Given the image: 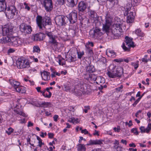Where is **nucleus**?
I'll return each mask as SVG.
<instances>
[{"instance_id":"48","label":"nucleus","mask_w":151,"mask_h":151,"mask_svg":"<svg viewBox=\"0 0 151 151\" xmlns=\"http://www.w3.org/2000/svg\"><path fill=\"white\" fill-rule=\"evenodd\" d=\"M64 88L65 89V90L67 91H69L70 92H72L71 91H70V87L68 85H64Z\"/></svg>"},{"instance_id":"34","label":"nucleus","mask_w":151,"mask_h":151,"mask_svg":"<svg viewBox=\"0 0 151 151\" xmlns=\"http://www.w3.org/2000/svg\"><path fill=\"white\" fill-rule=\"evenodd\" d=\"M6 9V5L4 2H0V12L3 11Z\"/></svg>"},{"instance_id":"18","label":"nucleus","mask_w":151,"mask_h":151,"mask_svg":"<svg viewBox=\"0 0 151 151\" xmlns=\"http://www.w3.org/2000/svg\"><path fill=\"white\" fill-rule=\"evenodd\" d=\"M126 14L127 15V22L128 23H131L133 22L134 21V17L133 15V12H130L129 13H126Z\"/></svg>"},{"instance_id":"52","label":"nucleus","mask_w":151,"mask_h":151,"mask_svg":"<svg viewBox=\"0 0 151 151\" xmlns=\"http://www.w3.org/2000/svg\"><path fill=\"white\" fill-rule=\"evenodd\" d=\"M115 132H119L120 130V128L119 126H117V127H114L113 129Z\"/></svg>"},{"instance_id":"13","label":"nucleus","mask_w":151,"mask_h":151,"mask_svg":"<svg viewBox=\"0 0 151 151\" xmlns=\"http://www.w3.org/2000/svg\"><path fill=\"white\" fill-rule=\"evenodd\" d=\"M90 34L92 38L97 39H100L103 35L100 29L97 28L93 30H91Z\"/></svg>"},{"instance_id":"25","label":"nucleus","mask_w":151,"mask_h":151,"mask_svg":"<svg viewBox=\"0 0 151 151\" xmlns=\"http://www.w3.org/2000/svg\"><path fill=\"white\" fill-rule=\"evenodd\" d=\"M50 73L47 71H44L42 73L41 72L42 78V79L46 81L50 78Z\"/></svg>"},{"instance_id":"41","label":"nucleus","mask_w":151,"mask_h":151,"mask_svg":"<svg viewBox=\"0 0 151 151\" xmlns=\"http://www.w3.org/2000/svg\"><path fill=\"white\" fill-rule=\"evenodd\" d=\"M33 52H39L40 51V49L38 46H34L33 47Z\"/></svg>"},{"instance_id":"29","label":"nucleus","mask_w":151,"mask_h":151,"mask_svg":"<svg viewBox=\"0 0 151 151\" xmlns=\"http://www.w3.org/2000/svg\"><path fill=\"white\" fill-rule=\"evenodd\" d=\"M77 151H86V145L79 144L77 145Z\"/></svg>"},{"instance_id":"35","label":"nucleus","mask_w":151,"mask_h":151,"mask_svg":"<svg viewBox=\"0 0 151 151\" xmlns=\"http://www.w3.org/2000/svg\"><path fill=\"white\" fill-rule=\"evenodd\" d=\"M89 15L93 19L97 17V15L96 13L94 11L90 10Z\"/></svg>"},{"instance_id":"27","label":"nucleus","mask_w":151,"mask_h":151,"mask_svg":"<svg viewBox=\"0 0 151 151\" xmlns=\"http://www.w3.org/2000/svg\"><path fill=\"white\" fill-rule=\"evenodd\" d=\"M95 70L94 66L92 65H89L86 67V73L91 74L94 72Z\"/></svg>"},{"instance_id":"16","label":"nucleus","mask_w":151,"mask_h":151,"mask_svg":"<svg viewBox=\"0 0 151 151\" xmlns=\"http://www.w3.org/2000/svg\"><path fill=\"white\" fill-rule=\"evenodd\" d=\"M36 22L38 26L40 29H42V27H45V18L42 19V17L37 15L36 17Z\"/></svg>"},{"instance_id":"64","label":"nucleus","mask_w":151,"mask_h":151,"mask_svg":"<svg viewBox=\"0 0 151 151\" xmlns=\"http://www.w3.org/2000/svg\"><path fill=\"white\" fill-rule=\"evenodd\" d=\"M121 142L125 145H127V142L126 140L122 139L121 141Z\"/></svg>"},{"instance_id":"15","label":"nucleus","mask_w":151,"mask_h":151,"mask_svg":"<svg viewBox=\"0 0 151 151\" xmlns=\"http://www.w3.org/2000/svg\"><path fill=\"white\" fill-rule=\"evenodd\" d=\"M58 1L60 5H62L67 1L70 6L72 7L75 6L77 3V0H58Z\"/></svg>"},{"instance_id":"14","label":"nucleus","mask_w":151,"mask_h":151,"mask_svg":"<svg viewBox=\"0 0 151 151\" xmlns=\"http://www.w3.org/2000/svg\"><path fill=\"white\" fill-rule=\"evenodd\" d=\"M42 6L47 12L51 11L53 9V4L52 0H44L42 3Z\"/></svg>"},{"instance_id":"19","label":"nucleus","mask_w":151,"mask_h":151,"mask_svg":"<svg viewBox=\"0 0 151 151\" xmlns=\"http://www.w3.org/2000/svg\"><path fill=\"white\" fill-rule=\"evenodd\" d=\"M45 35L42 33H40L35 34L34 37L35 41H38L43 40L45 37Z\"/></svg>"},{"instance_id":"30","label":"nucleus","mask_w":151,"mask_h":151,"mask_svg":"<svg viewBox=\"0 0 151 151\" xmlns=\"http://www.w3.org/2000/svg\"><path fill=\"white\" fill-rule=\"evenodd\" d=\"M96 81L97 83L99 84H100L101 85L104 84L105 82L104 78L103 77L101 76L97 77V79Z\"/></svg>"},{"instance_id":"57","label":"nucleus","mask_w":151,"mask_h":151,"mask_svg":"<svg viewBox=\"0 0 151 151\" xmlns=\"http://www.w3.org/2000/svg\"><path fill=\"white\" fill-rule=\"evenodd\" d=\"M81 132L82 133H84V134H88V131L86 129H84L83 130H82L81 131Z\"/></svg>"},{"instance_id":"36","label":"nucleus","mask_w":151,"mask_h":151,"mask_svg":"<svg viewBox=\"0 0 151 151\" xmlns=\"http://www.w3.org/2000/svg\"><path fill=\"white\" fill-rule=\"evenodd\" d=\"M51 22L50 18L47 17L45 19L44 24L45 27L46 25H50L51 24Z\"/></svg>"},{"instance_id":"43","label":"nucleus","mask_w":151,"mask_h":151,"mask_svg":"<svg viewBox=\"0 0 151 151\" xmlns=\"http://www.w3.org/2000/svg\"><path fill=\"white\" fill-rule=\"evenodd\" d=\"M114 148L116 150V151H121V147L119 145H114Z\"/></svg>"},{"instance_id":"23","label":"nucleus","mask_w":151,"mask_h":151,"mask_svg":"<svg viewBox=\"0 0 151 151\" xmlns=\"http://www.w3.org/2000/svg\"><path fill=\"white\" fill-rule=\"evenodd\" d=\"M103 140H90L88 142V143L87 144V145H101L103 144Z\"/></svg>"},{"instance_id":"31","label":"nucleus","mask_w":151,"mask_h":151,"mask_svg":"<svg viewBox=\"0 0 151 151\" xmlns=\"http://www.w3.org/2000/svg\"><path fill=\"white\" fill-rule=\"evenodd\" d=\"M79 20L80 21V23L81 24L86 25V24H87L88 20L86 18H82L81 17H79Z\"/></svg>"},{"instance_id":"21","label":"nucleus","mask_w":151,"mask_h":151,"mask_svg":"<svg viewBox=\"0 0 151 151\" xmlns=\"http://www.w3.org/2000/svg\"><path fill=\"white\" fill-rule=\"evenodd\" d=\"M9 36L2 37L0 39V43H8L10 45L11 41V37H10Z\"/></svg>"},{"instance_id":"6","label":"nucleus","mask_w":151,"mask_h":151,"mask_svg":"<svg viewBox=\"0 0 151 151\" xmlns=\"http://www.w3.org/2000/svg\"><path fill=\"white\" fill-rule=\"evenodd\" d=\"M9 81L10 84L14 87L17 92H21L22 93L25 92L24 87L20 86V83L19 82L12 79H10Z\"/></svg>"},{"instance_id":"10","label":"nucleus","mask_w":151,"mask_h":151,"mask_svg":"<svg viewBox=\"0 0 151 151\" xmlns=\"http://www.w3.org/2000/svg\"><path fill=\"white\" fill-rule=\"evenodd\" d=\"M66 19V17L63 15H57L55 18L56 24L60 26H65L67 22Z\"/></svg>"},{"instance_id":"33","label":"nucleus","mask_w":151,"mask_h":151,"mask_svg":"<svg viewBox=\"0 0 151 151\" xmlns=\"http://www.w3.org/2000/svg\"><path fill=\"white\" fill-rule=\"evenodd\" d=\"M106 53L108 56L109 57H114L116 55L115 52L111 50H109L108 52H106Z\"/></svg>"},{"instance_id":"7","label":"nucleus","mask_w":151,"mask_h":151,"mask_svg":"<svg viewBox=\"0 0 151 151\" xmlns=\"http://www.w3.org/2000/svg\"><path fill=\"white\" fill-rule=\"evenodd\" d=\"M17 10L15 6H12L8 7L5 10V14L9 19H12L17 13Z\"/></svg>"},{"instance_id":"20","label":"nucleus","mask_w":151,"mask_h":151,"mask_svg":"<svg viewBox=\"0 0 151 151\" xmlns=\"http://www.w3.org/2000/svg\"><path fill=\"white\" fill-rule=\"evenodd\" d=\"M11 43L10 45L15 47H17L20 44V40L16 37H11Z\"/></svg>"},{"instance_id":"53","label":"nucleus","mask_w":151,"mask_h":151,"mask_svg":"<svg viewBox=\"0 0 151 151\" xmlns=\"http://www.w3.org/2000/svg\"><path fill=\"white\" fill-rule=\"evenodd\" d=\"M45 91H46L49 93V94L48 95V96L47 97H48V98H50L52 94L51 92L50 91V90L48 88H47L45 89Z\"/></svg>"},{"instance_id":"8","label":"nucleus","mask_w":151,"mask_h":151,"mask_svg":"<svg viewBox=\"0 0 151 151\" xmlns=\"http://www.w3.org/2000/svg\"><path fill=\"white\" fill-rule=\"evenodd\" d=\"M13 27L11 24H8L4 26L2 28L3 36H10L13 33Z\"/></svg>"},{"instance_id":"39","label":"nucleus","mask_w":151,"mask_h":151,"mask_svg":"<svg viewBox=\"0 0 151 151\" xmlns=\"http://www.w3.org/2000/svg\"><path fill=\"white\" fill-rule=\"evenodd\" d=\"M141 130V132L142 133L143 132H146L148 133L149 132H147V129H148V127H147L146 128H145V127L143 126H141L139 128Z\"/></svg>"},{"instance_id":"32","label":"nucleus","mask_w":151,"mask_h":151,"mask_svg":"<svg viewBox=\"0 0 151 151\" xmlns=\"http://www.w3.org/2000/svg\"><path fill=\"white\" fill-rule=\"evenodd\" d=\"M135 33L138 36L143 37L144 36V33L140 29H138L135 31Z\"/></svg>"},{"instance_id":"17","label":"nucleus","mask_w":151,"mask_h":151,"mask_svg":"<svg viewBox=\"0 0 151 151\" xmlns=\"http://www.w3.org/2000/svg\"><path fill=\"white\" fill-rule=\"evenodd\" d=\"M87 4L84 1H80L78 4V8L79 12H83L87 8ZM79 13V15H80Z\"/></svg>"},{"instance_id":"49","label":"nucleus","mask_w":151,"mask_h":151,"mask_svg":"<svg viewBox=\"0 0 151 151\" xmlns=\"http://www.w3.org/2000/svg\"><path fill=\"white\" fill-rule=\"evenodd\" d=\"M141 98V97H140L138 98L137 100H136L135 102L132 104V105L134 106H135L137 104L139 101H140V99Z\"/></svg>"},{"instance_id":"42","label":"nucleus","mask_w":151,"mask_h":151,"mask_svg":"<svg viewBox=\"0 0 151 151\" xmlns=\"http://www.w3.org/2000/svg\"><path fill=\"white\" fill-rule=\"evenodd\" d=\"M14 129L11 127H9L6 131V132L9 135H10L13 132Z\"/></svg>"},{"instance_id":"37","label":"nucleus","mask_w":151,"mask_h":151,"mask_svg":"<svg viewBox=\"0 0 151 151\" xmlns=\"http://www.w3.org/2000/svg\"><path fill=\"white\" fill-rule=\"evenodd\" d=\"M14 112L17 114H18L24 117H26V116L25 114L23 112L18 110L17 109H14Z\"/></svg>"},{"instance_id":"12","label":"nucleus","mask_w":151,"mask_h":151,"mask_svg":"<svg viewBox=\"0 0 151 151\" xmlns=\"http://www.w3.org/2000/svg\"><path fill=\"white\" fill-rule=\"evenodd\" d=\"M70 23L73 24L76 23L77 20V13L76 11L74 10L66 16Z\"/></svg>"},{"instance_id":"11","label":"nucleus","mask_w":151,"mask_h":151,"mask_svg":"<svg viewBox=\"0 0 151 151\" xmlns=\"http://www.w3.org/2000/svg\"><path fill=\"white\" fill-rule=\"evenodd\" d=\"M19 28L20 31L25 34H30L32 31L31 26L23 23L20 24Z\"/></svg>"},{"instance_id":"24","label":"nucleus","mask_w":151,"mask_h":151,"mask_svg":"<svg viewBox=\"0 0 151 151\" xmlns=\"http://www.w3.org/2000/svg\"><path fill=\"white\" fill-rule=\"evenodd\" d=\"M132 6V5L131 4L127 3L124 7H122L121 8L122 10L123 11H125V13H124V15H125L126 13H129V12Z\"/></svg>"},{"instance_id":"63","label":"nucleus","mask_w":151,"mask_h":151,"mask_svg":"<svg viewBox=\"0 0 151 151\" xmlns=\"http://www.w3.org/2000/svg\"><path fill=\"white\" fill-rule=\"evenodd\" d=\"M15 51V50L13 49L10 48L8 50V52L9 53L13 52Z\"/></svg>"},{"instance_id":"45","label":"nucleus","mask_w":151,"mask_h":151,"mask_svg":"<svg viewBox=\"0 0 151 151\" xmlns=\"http://www.w3.org/2000/svg\"><path fill=\"white\" fill-rule=\"evenodd\" d=\"M59 63L60 65H65V60L63 58L59 60Z\"/></svg>"},{"instance_id":"40","label":"nucleus","mask_w":151,"mask_h":151,"mask_svg":"<svg viewBox=\"0 0 151 151\" xmlns=\"http://www.w3.org/2000/svg\"><path fill=\"white\" fill-rule=\"evenodd\" d=\"M77 53L78 54V58L79 59H81L84 55L83 51L77 52Z\"/></svg>"},{"instance_id":"58","label":"nucleus","mask_w":151,"mask_h":151,"mask_svg":"<svg viewBox=\"0 0 151 151\" xmlns=\"http://www.w3.org/2000/svg\"><path fill=\"white\" fill-rule=\"evenodd\" d=\"M123 86L122 85H121L120 87H119L118 88H116V91H120L121 89H122L123 88Z\"/></svg>"},{"instance_id":"56","label":"nucleus","mask_w":151,"mask_h":151,"mask_svg":"<svg viewBox=\"0 0 151 151\" xmlns=\"http://www.w3.org/2000/svg\"><path fill=\"white\" fill-rule=\"evenodd\" d=\"M42 140L41 139V141L40 140L38 141V145H37L40 147H41L42 145H44V143L42 142Z\"/></svg>"},{"instance_id":"59","label":"nucleus","mask_w":151,"mask_h":151,"mask_svg":"<svg viewBox=\"0 0 151 151\" xmlns=\"http://www.w3.org/2000/svg\"><path fill=\"white\" fill-rule=\"evenodd\" d=\"M24 5L25 6V9H27L28 11H29L30 9V7L29 6L25 3H24Z\"/></svg>"},{"instance_id":"4","label":"nucleus","mask_w":151,"mask_h":151,"mask_svg":"<svg viewBox=\"0 0 151 151\" xmlns=\"http://www.w3.org/2000/svg\"><path fill=\"white\" fill-rule=\"evenodd\" d=\"M45 34L49 37V43L51 44V47L53 50H56L58 48V43L56 40L58 38L57 36L54 35L51 32L47 31Z\"/></svg>"},{"instance_id":"61","label":"nucleus","mask_w":151,"mask_h":151,"mask_svg":"<svg viewBox=\"0 0 151 151\" xmlns=\"http://www.w3.org/2000/svg\"><path fill=\"white\" fill-rule=\"evenodd\" d=\"M58 115H55L53 117L54 121L55 122H57L58 121Z\"/></svg>"},{"instance_id":"9","label":"nucleus","mask_w":151,"mask_h":151,"mask_svg":"<svg viewBox=\"0 0 151 151\" xmlns=\"http://www.w3.org/2000/svg\"><path fill=\"white\" fill-rule=\"evenodd\" d=\"M16 65L18 68L21 69L29 67V63L24 58H19L16 62Z\"/></svg>"},{"instance_id":"22","label":"nucleus","mask_w":151,"mask_h":151,"mask_svg":"<svg viewBox=\"0 0 151 151\" xmlns=\"http://www.w3.org/2000/svg\"><path fill=\"white\" fill-rule=\"evenodd\" d=\"M84 78L87 80L96 81L97 77L93 74L86 73L84 74Z\"/></svg>"},{"instance_id":"5","label":"nucleus","mask_w":151,"mask_h":151,"mask_svg":"<svg viewBox=\"0 0 151 151\" xmlns=\"http://www.w3.org/2000/svg\"><path fill=\"white\" fill-rule=\"evenodd\" d=\"M124 42L126 44L124 43H123L122 47L124 51L129 52L130 51L131 47H134V43L132 41V39L128 36H126Z\"/></svg>"},{"instance_id":"38","label":"nucleus","mask_w":151,"mask_h":151,"mask_svg":"<svg viewBox=\"0 0 151 151\" xmlns=\"http://www.w3.org/2000/svg\"><path fill=\"white\" fill-rule=\"evenodd\" d=\"M50 105V103L49 102H44L40 104L39 106H40L42 107L46 108L47 107Z\"/></svg>"},{"instance_id":"26","label":"nucleus","mask_w":151,"mask_h":151,"mask_svg":"<svg viewBox=\"0 0 151 151\" xmlns=\"http://www.w3.org/2000/svg\"><path fill=\"white\" fill-rule=\"evenodd\" d=\"M112 20V18L109 13L108 12L106 16L105 20L104 23L111 24Z\"/></svg>"},{"instance_id":"60","label":"nucleus","mask_w":151,"mask_h":151,"mask_svg":"<svg viewBox=\"0 0 151 151\" xmlns=\"http://www.w3.org/2000/svg\"><path fill=\"white\" fill-rule=\"evenodd\" d=\"M148 129H147V132H149L150 130L151 129V123H149L148 125Z\"/></svg>"},{"instance_id":"47","label":"nucleus","mask_w":151,"mask_h":151,"mask_svg":"<svg viewBox=\"0 0 151 151\" xmlns=\"http://www.w3.org/2000/svg\"><path fill=\"white\" fill-rule=\"evenodd\" d=\"M138 63L139 61H137L135 63H132V65L134 67V68L135 69H136L138 67Z\"/></svg>"},{"instance_id":"50","label":"nucleus","mask_w":151,"mask_h":151,"mask_svg":"<svg viewBox=\"0 0 151 151\" xmlns=\"http://www.w3.org/2000/svg\"><path fill=\"white\" fill-rule=\"evenodd\" d=\"M68 59L70 62H73L75 61V58L72 56H69Z\"/></svg>"},{"instance_id":"51","label":"nucleus","mask_w":151,"mask_h":151,"mask_svg":"<svg viewBox=\"0 0 151 151\" xmlns=\"http://www.w3.org/2000/svg\"><path fill=\"white\" fill-rule=\"evenodd\" d=\"M101 62H102L104 64H105L106 63V58L103 57L100 59Z\"/></svg>"},{"instance_id":"3","label":"nucleus","mask_w":151,"mask_h":151,"mask_svg":"<svg viewBox=\"0 0 151 151\" xmlns=\"http://www.w3.org/2000/svg\"><path fill=\"white\" fill-rule=\"evenodd\" d=\"M124 29V25L120 22H115L111 28L112 33L115 36H118L121 34Z\"/></svg>"},{"instance_id":"44","label":"nucleus","mask_w":151,"mask_h":151,"mask_svg":"<svg viewBox=\"0 0 151 151\" xmlns=\"http://www.w3.org/2000/svg\"><path fill=\"white\" fill-rule=\"evenodd\" d=\"M87 51L88 53L89 57H91L93 55V52L91 49L88 48L87 50Z\"/></svg>"},{"instance_id":"28","label":"nucleus","mask_w":151,"mask_h":151,"mask_svg":"<svg viewBox=\"0 0 151 151\" xmlns=\"http://www.w3.org/2000/svg\"><path fill=\"white\" fill-rule=\"evenodd\" d=\"M111 24L104 23L103 24L102 29L106 33H108L110 30V27Z\"/></svg>"},{"instance_id":"54","label":"nucleus","mask_w":151,"mask_h":151,"mask_svg":"<svg viewBox=\"0 0 151 151\" xmlns=\"http://www.w3.org/2000/svg\"><path fill=\"white\" fill-rule=\"evenodd\" d=\"M114 61L116 62L120 63L123 61V59L122 58H119L115 59Z\"/></svg>"},{"instance_id":"62","label":"nucleus","mask_w":151,"mask_h":151,"mask_svg":"<svg viewBox=\"0 0 151 151\" xmlns=\"http://www.w3.org/2000/svg\"><path fill=\"white\" fill-rule=\"evenodd\" d=\"M48 135L49 138H52L53 137L54 134L52 133H49L48 134Z\"/></svg>"},{"instance_id":"55","label":"nucleus","mask_w":151,"mask_h":151,"mask_svg":"<svg viewBox=\"0 0 151 151\" xmlns=\"http://www.w3.org/2000/svg\"><path fill=\"white\" fill-rule=\"evenodd\" d=\"M149 60L151 61L150 59H147L145 58H143L142 59V62H144L145 63L147 62Z\"/></svg>"},{"instance_id":"46","label":"nucleus","mask_w":151,"mask_h":151,"mask_svg":"<svg viewBox=\"0 0 151 151\" xmlns=\"http://www.w3.org/2000/svg\"><path fill=\"white\" fill-rule=\"evenodd\" d=\"M131 132L133 133L136 135H138L139 134V132L137 131V129L136 128L132 129H131Z\"/></svg>"},{"instance_id":"2","label":"nucleus","mask_w":151,"mask_h":151,"mask_svg":"<svg viewBox=\"0 0 151 151\" xmlns=\"http://www.w3.org/2000/svg\"><path fill=\"white\" fill-rule=\"evenodd\" d=\"M110 70L107 73V74L109 77L114 78L116 77H121L123 73V69L122 67L118 66L117 67L114 65L109 67Z\"/></svg>"},{"instance_id":"1","label":"nucleus","mask_w":151,"mask_h":151,"mask_svg":"<svg viewBox=\"0 0 151 151\" xmlns=\"http://www.w3.org/2000/svg\"><path fill=\"white\" fill-rule=\"evenodd\" d=\"M87 87L88 85L86 83L79 84L75 86L74 89L71 90V91L76 95L79 96L83 95L89 94L91 91Z\"/></svg>"}]
</instances>
